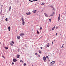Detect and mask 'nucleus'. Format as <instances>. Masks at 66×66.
<instances>
[{"label":"nucleus","instance_id":"nucleus-1","mask_svg":"<svg viewBox=\"0 0 66 66\" xmlns=\"http://www.w3.org/2000/svg\"><path fill=\"white\" fill-rule=\"evenodd\" d=\"M21 20H22V24L23 25H24L25 22H24V19H23V18H22Z\"/></svg>","mask_w":66,"mask_h":66},{"label":"nucleus","instance_id":"nucleus-2","mask_svg":"<svg viewBox=\"0 0 66 66\" xmlns=\"http://www.w3.org/2000/svg\"><path fill=\"white\" fill-rule=\"evenodd\" d=\"M55 63V61H52V62H51L50 64L51 65H53V64H54Z\"/></svg>","mask_w":66,"mask_h":66},{"label":"nucleus","instance_id":"nucleus-3","mask_svg":"<svg viewBox=\"0 0 66 66\" xmlns=\"http://www.w3.org/2000/svg\"><path fill=\"white\" fill-rule=\"evenodd\" d=\"M43 61L45 62H46V57L44 56L43 57Z\"/></svg>","mask_w":66,"mask_h":66},{"label":"nucleus","instance_id":"nucleus-4","mask_svg":"<svg viewBox=\"0 0 66 66\" xmlns=\"http://www.w3.org/2000/svg\"><path fill=\"white\" fill-rule=\"evenodd\" d=\"M54 14H55V13H54V12H53L52 13V14H51L50 15V16H53L54 15Z\"/></svg>","mask_w":66,"mask_h":66},{"label":"nucleus","instance_id":"nucleus-5","mask_svg":"<svg viewBox=\"0 0 66 66\" xmlns=\"http://www.w3.org/2000/svg\"><path fill=\"white\" fill-rule=\"evenodd\" d=\"M44 15H45L46 16V17H48V15L47 14H46V13H44Z\"/></svg>","mask_w":66,"mask_h":66},{"label":"nucleus","instance_id":"nucleus-6","mask_svg":"<svg viewBox=\"0 0 66 66\" xmlns=\"http://www.w3.org/2000/svg\"><path fill=\"white\" fill-rule=\"evenodd\" d=\"M13 61L15 62H16L17 60L15 59H13Z\"/></svg>","mask_w":66,"mask_h":66},{"label":"nucleus","instance_id":"nucleus-7","mask_svg":"<svg viewBox=\"0 0 66 66\" xmlns=\"http://www.w3.org/2000/svg\"><path fill=\"white\" fill-rule=\"evenodd\" d=\"M20 35L21 36H22V35H24V34L23 33H22L20 34Z\"/></svg>","mask_w":66,"mask_h":66},{"label":"nucleus","instance_id":"nucleus-8","mask_svg":"<svg viewBox=\"0 0 66 66\" xmlns=\"http://www.w3.org/2000/svg\"><path fill=\"white\" fill-rule=\"evenodd\" d=\"M26 14H27V15H30L31 14V13H30V12H29L28 13H27Z\"/></svg>","mask_w":66,"mask_h":66},{"label":"nucleus","instance_id":"nucleus-9","mask_svg":"<svg viewBox=\"0 0 66 66\" xmlns=\"http://www.w3.org/2000/svg\"><path fill=\"white\" fill-rule=\"evenodd\" d=\"M8 29H9V31H10V30H11V28H10V26L8 27Z\"/></svg>","mask_w":66,"mask_h":66},{"label":"nucleus","instance_id":"nucleus-10","mask_svg":"<svg viewBox=\"0 0 66 66\" xmlns=\"http://www.w3.org/2000/svg\"><path fill=\"white\" fill-rule=\"evenodd\" d=\"M17 38L18 39H20V36H17Z\"/></svg>","mask_w":66,"mask_h":66},{"label":"nucleus","instance_id":"nucleus-11","mask_svg":"<svg viewBox=\"0 0 66 66\" xmlns=\"http://www.w3.org/2000/svg\"><path fill=\"white\" fill-rule=\"evenodd\" d=\"M60 19H61V18L60 17V15L58 17V21H59L60 20Z\"/></svg>","mask_w":66,"mask_h":66},{"label":"nucleus","instance_id":"nucleus-12","mask_svg":"<svg viewBox=\"0 0 66 66\" xmlns=\"http://www.w3.org/2000/svg\"><path fill=\"white\" fill-rule=\"evenodd\" d=\"M19 56H20V55H17V58H19Z\"/></svg>","mask_w":66,"mask_h":66},{"label":"nucleus","instance_id":"nucleus-13","mask_svg":"<svg viewBox=\"0 0 66 66\" xmlns=\"http://www.w3.org/2000/svg\"><path fill=\"white\" fill-rule=\"evenodd\" d=\"M36 10H34L33 11H32L33 13H36Z\"/></svg>","mask_w":66,"mask_h":66},{"label":"nucleus","instance_id":"nucleus-14","mask_svg":"<svg viewBox=\"0 0 66 66\" xmlns=\"http://www.w3.org/2000/svg\"><path fill=\"white\" fill-rule=\"evenodd\" d=\"M55 26H54L52 28V30H54V29L55 28Z\"/></svg>","mask_w":66,"mask_h":66},{"label":"nucleus","instance_id":"nucleus-15","mask_svg":"<svg viewBox=\"0 0 66 66\" xmlns=\"http://www.w3.org/2000/svg\"><path fill=\"white\" fill-rule=\"evenodd\" d=\"M50 7H52V8H53L54 7L53 6H50Z\"/></svg>","mask_w":66,"mask_h":66},{"label":"nucleus","instance_id":"nucleus-16","mask_svg":"<svg viewBox=\"0 0 66 66\" xmlns=\"http://www.w3.org/2000/svg\"><path fill=\"white\" fill-rule=\"evenodd\" d=\"M39 53H40V54L42 53V51H39Z\"/></svg>","mask_w":66,"mask_h":66},{"label":"nucleus","instance_id":"nucleus-17","mask_svg":"<svg viewBox=\"0 0 66 66\" xmlns=\"http://www.w3.org/2000/svg\"><path fill=\"white\" fill-rule=\"evenodd\" d=\"M44 4H45V3H43L41 5H44Z\"/></svg>","mask_w":66,"mask_h":66},{"label":"nucleus","instance_id":"nucleus-18","mask_svg":"<svg viewBox=\"0 0 66 66\" xmlns=\"http://www.w3.org/2000/svg\"><path fill=\"white\" fill-rule=\"evenodd\" d=\"M11 9V6H10L9 7V10H10Z\"/></svg>","mask_w":66,"mask_h":66},{"label":"nucleus","instance_id":"nucleus-19","mask_svg":"<svg viewBox=\"0 0 66 66\" xmlns=\"http://www.w3.org/2000/svg\"><path fill=\"white\" fill-rule=\"evenodd\" d=\"M5 48L6 49H8V47H5Z\"/></svg>","mask_w":66,"mask_h":66},{"label":"nucleus","instance_id":"nucleus-20","mask_svg":"<svg viewBox=\"0 0 66 66\" xmlns=\"http://www.w3.org/2000/svg\"><path fill=\"white\" fill-rule=\"evenodd\" d=\"M37 32L38 34H39V32L38 31H37Z\"/></svg>","mask_w":66,"mask_h":66},{"label":"nucleus","instance_id":"nucleus-21","mask_svg":"<svg viewBox=\"0 0 66 66\" xmlns=\"http://www.w3.org/2000/svg\"><path fill=\"white\" fill-rule=\"evenodd\" d=\"M5 20H6V21H7V18H6L5 19Z\"/></svg>","mask_w":66,"mask_h":66},{"label":"nucleus","instance_id":"nucleus-22","mask_svg":"<svg viewBox=\"0 0 66 66\" xmlns=\"http://www.w3.org/2000/svg\"><path fill=\"white\" fill-rule=\"evenodd\" d=\"M42 27H40V31L42 30Z\"/></svg>","mask_w":66,"mask_h":66},{"label":"nucleus","instance_id":"nucleus-23","mask_svg":"<svg viewBox=\"0 0 66 66\" xmlns=\"http://www.w3.org/2000/svg\"><path fill=\"white\" fill-rule=\"evenodd\" d=\"M10 45L11 46H13V44L12 43H11Z\"/></svg>","mask_w":66,"mask_h":66},{"label":"nucleus","instance_id":"nucleus-24","mask_svg":"<svg viewBox=\"0 0 66 66\" xmlns=\"http://www.w3.org/2000/svg\"><path fill=\"white\" fill-rule=\"evenodd\" d=\"M46 46H47V47H48V48H49V45H46Z\"/></svg>","mask_w":66,"mask_h":66},{"label":"nucleus","instance_id":"nucleus-25","mask_svg":"<svg viewBox=\"0 0 66 66\" xmlns=\"http://www.w3.org/2000/svg\"><path fill=\"white\" fill-rule=\"evenodd\" d=\"M12 43H13V44H14V42H13V41H12Z\"/></svg>","mask_w":66,"mask_h":66},{"label":"nucleus","instance_id":"nucleus-26","mask_svg":"<svg viewBox=\"0 0 66 66\" xmlns=\"http://www.w3.org/2000/svg\"><path fill=\"white\" fill-rule=\"evenodd\" d=\"M26 63H24V66H26Z\"/></svg>","mask_w":66,"mask_h":66},{"label":"nucleus","instance_id":"nucleus-27","mask_svg":"<svg viewBox=\"0 0 66 66\" xmlns=\"http://www.w3.org/2000/svg\"><path fill=\"white\" fill-rule=\"evenodd\" d=\"M12 65H14V62H12Z\"/></svg>","mask_w":66,"mask_h":66},{"label":"nucleus","instance_id":"nucleus-28","mask_svg":"<svg viewBox=\"0 0 66 66\" xmlns=\"http://www.w3.org/2000/svg\"><path fill=\"white\" fill-rule=\"evenodd\" d=\"M29 1H30V2H33V1H31L30 0H29Z\"/></svg>","mask_w":66,"mask_h":66},{"label":"nucleus","instance_id":"nucleus-29","mask_svg":"<svg viewBox=\"0 0 66 66\" xmlns=\"http://www.w3.org/2000/svg\"><path fill=\"white\" fill-rule=\"evenodd\" d=\"M21 62H23V61L21 60H20V62L21 63Z\"/></svg>","mask_w":66,"mask_h":66},{"label":"nucleus","instance_id":"nucleus-30","mask_svg":"<svg viewBox=\"0 0 66 66\" xmlns=\"http://www.w3.org/2000/svg\"><path fill=\"white\" fill-rule=\"evenodd\" d=\"M35 55H37V53H36L35 54Z\"/></svg>","mask_w":66,"mask_h":66},{"label":"nucleus","instance_id":"nucleus-31","mask_svg":"<svg viewBox=\"0 0 66 66\" xmlns=\"http://www.w3.org/2000/svg\"><path fill=\"white\" fill-rule=\"evenodd\" d=\"M49 20V21H50V22H51V19H50Z\"/></svg>","mask_w":66,"mask_h":66},{"label":"nucleus","instance_id":"nucleus-32","mask_svg":"<svg viewBox=\"0 0 66 66\" xmlns=\"http://www.w3.org/2000/svg\"><path fill=\"white\" fill-rule=\"evenodd\" d=\"M24 46H25V47H27V45L26 44L24 45Z\"/></svg>","mask_w":66,"mask_h":66},{"label":"nucleus","instance_id":"nucleus-33","mask_svg":"<svg viewBox=\"0 0 66 66\" xmlns=\"http://www.w3.org/2000/svg\"><path fill=\"white\" fill-rule=\"evenodd\" d=\"M46 58H48V56H46Z\"/></svg>","mask_w":66,"mask_h":66},{"label":"nucleus","instance_id":"nucleus-34","mask_svg":"<svg viewBox=\"0 0 66 66\" xmlns=\"http://www.w3.org/2000/svg\"><path fill=\"white\" fill-rule=\"evenodd\" d=\"M3 58H4V56H2Z\"/></svg>","mask_w":66,"mask_h":66},{"label":"nucleus","instance_id":"nucleus-35","mask_svg":"<svg viewBox=\"0 0 66 66\" xmlns=\"http://www.w3.org/2000/svg\"><path fill=\"white\" fill-rule=\"evenodd\" d=\"M38 0H36L34 1H38Z\"/></svg>","mask_w":66,"mask_h":66},{"label":"nucleus","instance_id":"nucleus-36","mask_svg":"<svg viewBox=\"0 0 66 66\" xmlns=\"http://www.w3.org/2000/svg\"><path fill=\"white\" fill-rule=\"evenodd\" d=\"M38 57H40V55H38Z\"/></svg>","mask_w":66,"mask_h":66},{"label":"nucleus","instance_id":"nucleus-37","mask_svg":"<svg viewBox=\"0 0 66 66\" xmlns=\"http://www.w3.org/2000/svg\"><path fill=\"white\" fill-rule=\"evenodd\" d=\"M54 10V8H53V10Z\"/></svg>","mask_w":66,"mask_h":66},{"label":"nucleus","instance_id":"nucleus-38","mask_svg":"<svg viewBox=\"0 0 66 66\" xmlns=\"http://www.w3.org/2000/svg\"><path fill=\"white\" fill-rule=\"evenodd\" d=\"M47 59L49 60V57L47 58Z\"/></svg>","mask_w":66,"mask_h":66},{"label":"nucleus","instance_id":"nucleus-39","mask_svg":"<svg viewBox=\"0 0 66 66\" xmlns=\"http://www.w3.org/2000/svg\"><path fill=\"white\" fill-rule=\"evenodd\" d=\"M56 35H57V33H56Z\"/></svg>","mask_w":66,"mask_h":66},{"label":"nucleus","instance_id":"nucleus-40","mask_svg":"<svg viewBox=\"0 0 66 66\" xmlns=\"http://www.w3.org/2000/svg\"><path fill=\"white\" fill-rule=\"evenodd\" d=\"M47 45H49V43H47Z\"/></svg>","mask_w":66,"mask_h":66},{"label":"nucleus","instance_id":"nucleus-41","mask_svg":"<svg viewBox=\"0 0 66 66\" xmlns=\"http://www.w3.org/2000/svg\"><path fill=\"white\" fill-rule=\"evenodd\" d=\"M40 48H41V49H43V47H40Z\"/></svg>","mask_w":66,"mask_h":66},{"label":"nucleus","instance_id":"nucleus-42","mask_svg":"<svg viewBox=\"0 0 66 66\" xmlns=\"http://www.w3.org/2000/svg\"><path fill=\"white\" fill-rule=\"evenodd\" d=\"M52 44H53V42H52Z\"/></svg>","mask_w":66,"mask_h":66},{"label":"nucleus","instance_id":"nucleus-43","mask_svg":"<svg viewBox=\"0 0 66 66\" xmlns=\"http://www.w3.org/2000/svg\"><path fill=\"white\" fill-rule=\"evenodd\" d=\"M63 46H62V47H61V48H63Z\"/></svg>","mask_w":66,"mask_h":66},{"label":"nucleus","instance_id":"nucleus-44","mask_svg":"<svg viewBox=\"0 0 66 66\" xmlns=\"http://www.w3.org/2000/svg\"><path fill=\"white\" fill-rule=\"evenodd\" d=\"M18 52H19V50Z\"/></svg>","mask_w":66,"mask_h":66},{"label":"nucleus","instance_id":"nucleus-45","mask_svg":"<svg viewBox=\"0 0 66 66\" xmlns=\"http://www.w3.org/2000/svg\"><path fill=\"white\" fill-rule=\"evenodd\" d=\"M48 61H50V60H48Z\"/></svg>","mask_w":66,"mask_h":66},{"label":"nucleus","instance_id":"nucleus-46","mask_svg":"<svg viewBox=\"0 0 66 66\" xmlns=\"http://www.w3.org/2000/svg\"><path fill=\"white\" fill-rule=\"evenodd\" d=\"M54 40V41H55V40Z\"/></svg>","mask_w":66,"mask_h":66},{"label":"nucleus","instance_id":"nucleus-47","mask_svg":"<svg viewBox=\"0 0 66 66\" xmlns=\"http://www.w3.org/2000/svg\"><path fill=\"white\" fill-rule=\"evenodd\" d=\"M0 44H1V42H0Z\"/></svg>","mask_w":66,"mask_h":66},{"label":"nucleus","instance_id":"nucleus-48","mask_svg":"<svg viewBox=\"0 0 66 66\" xmlns=\"http://www.w3.org/2000/svg\"><path fill=\"white\" fill-rule=\"evenodd\" d=\"M64 45V44H63V45Z\"/></svg>","mask_w":66,"mask_h":66},{"label":"nucleus","instance_id":"nucleus-49","mask_svg":"<svg viewBox=\"0 0 66 66\" xmlns=\"http://www.w3.org/2000/svg\"><path fill=\"white\" fill-rule=\"evenodd\" d=\"M2 10L1 12H2Z\"/></svg>","mask_w":66,"mask_h":66},{"label":"nucleus","instance_id":"nucleus-50","mask_svg":"<svg viewBox=\"0 0 66 66\" xmlns=\"http://www.w3.org/2000/svg\"><path fill=\"white\" fill-rule=\"evenodd\" d=\"M32 66H33V65H32Z\"/></svg>","mask_w":66,"mask_h":66},{"label":"nucleus","instance_id":"nucleus-51","mask_svg":"<svg viewBox=\"0 0 66 66\" xmlns=\"http://www.w3.org/2000/svg\"><path fill=\"white\" fill-rule=\"evenodd\" d=\"M60 34V35H61V34Z\"/></svg>","mask_w":66,"mask_h":66}]
</instances>
